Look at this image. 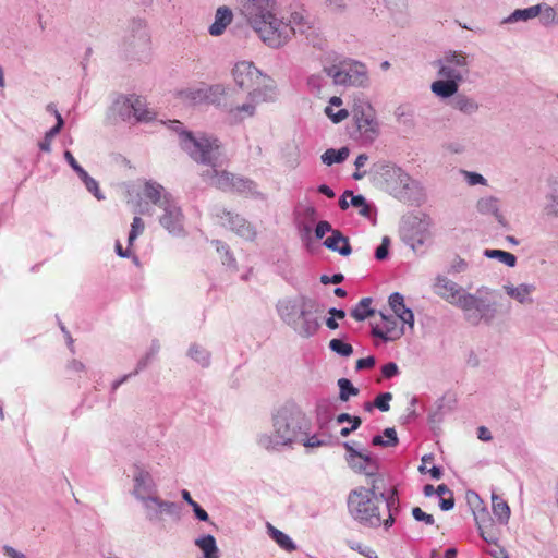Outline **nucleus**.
<instances>
[{"label":"nucleus","instance_id":"obj_20","mask_svg":"<svg viewBox=\"0 0 558 558\" xmlns=\"http://www.w3.org/2000/svg\"><path fill=\"white\" fill-rule=\"evenodd\" d=\"M466 290L445 276H438L434 283V292L449 304L457 307Z\"/></svg>","mask_w":558,"mask_h":558},{"label":"nucleus","instance_id":"obj_62","mask_svg":"<svg viewBox=\"0 0 558 558\" xmlns=\"http://www.w3.org/2000/svg\"><path fill=\"white\" fill-rule=\"evenodd\" d=\"M331 225L328 221L322 220L316 225L315 228V238L317 240L323 239L327 233H331L333 231Z\"/></svg>","mask_w":558,"mask_h":558},{"label":"nucleus","instance_id":"obj_29","mask_svg":"<svg viewBox=\"0 0 558 558\" xmlns=\"http://www.w3.org/2000/svg\"><path fill=\"white\" fill-rule=\"evenodd\" d=\"M132 102L133 95H120L114 99L111 111L123 121H130L132 120V109L134 107Z\"/></svg>","mask_w":558,"mask_h":558},{"label":"nucleus","instance_id":"obj_51","mask_svg":"<svg viewBox=\"0 0 558 558\" xmlns=\"http://www.w3.org/2000/svg\"><path fill=\"white\" fill-rule=\"evenodd\" d=\"M327 80L329 78L324 74V72L322 74L312 75L308 78V86L314 93L320 96L324 93V87L328 83Z\"/></svg>","mask_w":558,"mask_h":558},{"label":"nucleus","instance_id":"obj_3","mask_svg":"<svg viewBox=\"0 0 558 558\" xmlns=\"http://www.w3.org/2000/svg\"><path fill=\"white\" fill-rule=\"evenodd\" d=\"M377 488L376 480L373 478L369 488L357 487L351 490L347 499L348 511L353 520L360 524L369 527H378L384 525L386 529H388L395 522L390 510L393 504V496H391L390 500L386 501L385 510L388 514L387 518H383L380 504H383L385 495L384 493L377 494ZM395 494L396 490L392 493V495Z\"/></svg>","mask_w":558,"mask_h":558},{"label":"nucleus","instance_id":"obj_60","mask_svg":"<svg viewBox=\"0 0 558 558\" xmlns=\"http://www.w3.org/2000/svg\"><path fill=\"white\" fill-rule=\"evenodd\" d=\"M59 134L58 129H50L46 132L44 140L39 143V148L43 151L50 153L51 151V143L52 140Z\"/></svg>","mask_w":558,"mask_h":558},{"label":"nucleus","instance_id":"obj_41","mask_svg":"<svg viewBox=\"0 0 558 558\" xmlns=\"http://www.w3.org/2000/svg\"><path fill=\"white\" fill-rule=\"evenodd\" d=\"M349 155L350 149L348 147H342L338 150L329 148L322 155V161L327 166H331L333 163H340L344 161Z\"/></svg>","mask_w":558,"mask_h":558},{"label":"nucleus","instance_id":"obj_48","mask_svg":"<svg viewBox=\"0 0 558 558\" xmlns=\"http://www.w3.org/2000/svg\"><path fill=\"white\" fill-rule=\"evenodd\" d=\"M310 432L311 430L304 434L298 442L302 444L306 448H318L329 445L328 439L322 438L318 435H310Z\"/></svg>","mask_w":558,"mask_h":558},{"label":"nucleus","instance_id":"obj_42","mask_svg":"<svg viewBox=\"0 0 558 558\" xmlns=\"http://www.w3.org/2000/svg\"><path fill=\"white\" fill-rule=\"evenodd\" d=\"M398 436L397 432L392 427H388L384 430V436L376 435L372 439V444L374 446H381V447H395L398 445Z\"/></svg>","mask_w":558,"mask_h":558},{"label":"nucleus","instance_id":"obj_7","mask_svg":"<svg viewBox=\"0 0 558 558\" xmlns=\"http://www.w3.org/2000/svg\"><path fill=\"white\" fill-rule=\"evenodd\" d=\"M490 289L486 287L478 288L475 293L465 291L457 307L462 311L464 318L478 325L482 322L489 323L496 314V306L490 301Z\"/></svg>","mask_w":558,"mask_h":558},{"label":"nucleus","instance_id":"obj_33","mask_svg":"<svg viewBox=\"0 0 558 558\" xmlns=\"http://www.w3.org/2000/svg\"><path fill=\"white\" fill-rule=\"evenodd\" d=\"M180 100L187 105H198L206 101L204 85L190 86L178 92Z\"/></svg>","mask_w":558,"mask_h":558},{"label":"nucleus","instance_id":"obj_44","mask_svg":"<svg viewBox=\"0 0 558 558\" xmlns=\"http://www.w3.org/2000/svg\"><path fill=\"white\" fill-rule=\"evenodd\" d=\"M484 255L488 258L498 259L500 263L509 266L514 267L517 264V257L509 252L501 251V250H486L484 252Z\"/></svg>","mask_w":558,"mask_h":558},{"label":"nucleus","instance_id":"obj_46","mask_svg":"<svg viewBox=\"0 0 558 558\" xmlns=\"http://www.w3.org/2000/svg\"><path fill=\"white\" fill-rule=\"evenodd\" d=\"M337 385L339 387V399L343 402L348 401L350 397L359 395V389L347 378L338 379Z\"/></svg>","mask_w":558,"mask_h":558},{"label":"nucleus","instance_id":"obj_30","mask_svg":"<svg viewBox=\"0 0 558 558\" xmlns=\"http://www.w3.org/2000/svg\"><path fill=\"white\" fill-rule=\"evenodd\" d=\"M342 99L338 96H332L328 105L325 107V114L333 122L340 123L349 117V111L342 108Z\"/></svg>","mask_w":558,"mask_h":558},{"label":"nucleus","instance_id":"obj_58","mask_svg":"<svg viewBox=\"0 0 558 558\" xmlns=\"http://www.w3.org/2000/svg\"><path fill=\"white\" fill-rule=\"evenodd\" d=\"M325 8L330 13H342L347 10V3L344 0H325Z\"/></svg>","mask_w":558,"mask_h":558},{"label":"nucleus","instance_id":"obj_28","mask_svg":"<svg viewBox=\"0 0 558 558\" xmlns=\"http://www.w3.org/2000/svg\"><path fill=\"white\" fill-rule=\"evenodd\" d=\"M451 106L465 116H473L480 110V105L473 97L458 93L454 95Z\"/></svg>","mask_w":558,"mask_h":558},{"label":"nucleus","instance_id":"obj_57","mask_svg":"<svg viewBox=\"0 0 558 558\" xmlns=\"http://www.w3.org/2000/svg\"><path fill=\"white\" fill-rule=\"evenodd\" d=\"M149 38L148 34L142 25H138L137 33L134 35L132 41H130L131 46L145 48L148 45Z\"/></svg>","mask_w":558,"mask_h":558},{"label":"nucleus","instance_id":"obj_36","mask_svg":"<svg viewBox=\"0 0 558 558\" xmlns=\"http://www.w3.org/2000/svg\"><path fill=\"white\" fill-rule=\"evenodd\" d=\"M492 504L493 513L498 520V522L501 524H507L511 513L508 504L496 494L492 495Z\"/></svg>","mask_w":558,"mask_h":558},{"label":"nucleus","instance_id":"obj_39","mask_svg":"<svg viewBox=\"0 0 558 558\" xmlns=\"http://www.w3.org/2000/svg\"><path fill=\"white\" fill-rule=\"evenodd\" d=\"M543 214L550 218H558V185L551 186L545 195Z\"/></svg>","mask_w":558,"mask_h":558},{"label":"nucleus","instance_id":"obj_14","mask_svg":"<svg viewBox=\"0 0 558 558\" xmlns=\"http://www.w3.org/2000/svg\"><path fill=\"white\" fill-rule=\"evenodd\" d=\"M142 504L145 519L153 523H160L165 517H175L179 513V507L175 502L163 500L158 494L149 495L138 500Z\"/></svg>","mask_w":558,"mask_h":558},{"label":"nucleus","instance_id":"obj_40","mask_svg":"<svg viewBox=\"0 0 558 558\" xmlns=\"http://www.w3.org/2000/svg\"><path fill=\"white\" fill-rule=\"evenodd\" d=\"M537 16L539 22L544 26L556 25V5H549L548 3L542 2L536 4Z\"/></svg>","mask_w":558,"mask_h":558},{"label":"nucleus","instance_id":"obj_11","mask_svg":"<svg viewBox=\"0 0 558 558\" xmlns=\"http://www.w3.org/2000/svg\"><path fill=\"white\" fill-rule=\"evenodd\" d=\"M351 113L361 138L373 142L379 134V124L372 105L366 100H355Z\"/></svg>","mask_w":558,"mask_h":558},{"label":"nucleus","instance_id":"obj_45","mask_svg":"<svg viewBox=\"0 0 558 558\" xmlns=\"http://www.w3.org/2000/svg\"><path fill=\"white\" fill-rule=\"evenodd\" d=\"M255 190H256V185L253 181H251L248 179L241 178V177H235V175L233 177L231 191H235L238 193L248 195V194H254Z\"/></svg>","mask_w":558,"mask_h":558},{"label":"nucleus","instance_id":"obj_23","mask_svg":"<svg viewBox=\"0 0 558 558\" xmlns=\"http://www.w3.org/2000/svg\"><path fill=\"white\" fill-rule=\"evenodd\" d=\"M388 304L395 317L407 324L410 329L414 328V314L412 310L405 306L404 298L399 292H393L388 299Z\"/></svg>","mask_w":558,"mask_h":558},{"label":"nucleus","instance_id":"obj_37","mask_svg":"<svg viewBox=\"0 0 558 558\" xmlns=\"http://www.w3.org/2000/svg\"><path fill=\"white\" fill-rule=\"evenodd\" d=\"M536 4L525 8L517 9L510 15L501 20V24H513L517 22H526L537 16Z\"/></svg>","mask_w":558,"mask_h":558},{"label":"nucleus","instance_id":"obj_31","mask_svg":"<svg viewBox=\"0 0 558 558\" xmlns=\"http://www.w3.org/2000/svg\"><path fill=\"white\" fill-rule=\"evenodd\" d=\"M195 546L199 548L203 554V558H219L220 550L217 546L216 538L210 535H202L195 539Z\"/></svg>","mask_w":558,"mask_h":558},{"label":"nucleus","instance_id":"obj_2","mask_svg":"<svg viewBox=\"0 0 558 558\" xmlns=\"http://www.w3.org/2000/svg\"><path fill=\"white\" fill-rule=\"evenodd\" d=\"M311 427V418L301 409L283 405L272 414L271 429L256 435V444L267 451H279L298 442Z\"/></svg>","mask_w":558,"mask_h":558},{"label":"nucleus","instance_id":"obj_10","mask_svg":"<svg viewBox=\"0 0 558 558\" xmlns=\"http://www.w3.org/2000/svg\"><path fill=\"white\" fill-rule=\"evenodd\" d=\"M275 97L276 94L272 85H264L263 88L256 87L254 90H248L242 104H235L229 108V117L235 122L252 118L256 114L257 107L260 104L272 101Z\"/></svg>","mask_w":558,"mask_h":558},{"label":"nucleus","instance_id":"obj_9","mask_svg":"<svg viewBox=\"0 0 558 558\" xmlns=\"http://www.w3.org/2000/svg\"><path fill=\"white\" fill-rule=\"evenodd\" d=\"M324 74L335 85L364 87L368 84L366 66L360 62H345L324 68Z\"/></svg>","mask_w":558,"mask_h":558},{"label":"nucleus","instance_id":"obj_24","mask_svg":"<svg viewBox=\"0 0 558 558\" xmlns=\"http://www.w3.org/2000/svg\"><path fill=\"white\" fill-rule=\"evenodd\" d=\"M233 12L227 5L216 9L214 22L208 26V33L213 37L221 36L233 21Z\"/></svg>","mask_w":558,"mask_h":558},{"label":"nucleus","instance_id":"obj_6","mask_svg":"<svg viewBox=\"0 0 558 558\" xmlns=\"http://www.w3.org/2000/svg\"><path fill=\"white\" fill-rule=\"evenodd\" d=\"M170 129L179 135L181 148L197 163L209 167H222L226 160L225 148L220 141L206 133H191L183 130L180 121H170Z\"/></svg>","mask_w":558,"mask_h":558},{"label":"nucleus","instance_id":"obj_50","mask_svg":"<svg viewBox=\"0 0 558 558\" xmlns=\"http://www.w3.org/2000/svg\"><path fill=\"white\" fill-rule=\"evenodd\" d=\"M329 349L340 356H350L353 353L351 344L343 342L340 339H331L329 341Z\"/></svg>","mask_w":558,"mask_h":558},{"label":"nucleus","instance_id":"obj_32","mask_svg":"<svg viewBox=\"0 0 558 558\" xmlns=\"http://www.w3.org/2000/svg\"><path fill=\"white\" fill-rule=\"evenodd\" d=\"M186 356L203 368H207L210 365L211 354L199 343L190 344L186 351Z\"/></svg>","mask_w":558,"mask_h":558},{"label":"nucleus","instance_id":"obj_17","mask_svg":"<svg viewBox=\"0 0 558 558\" xmlns=\"http://www.w3.org/2000/svg\"><path fill=\"white\" fill-rule=\"evenodd\" d=\"M345 449V461L348 465L356 473L364 474L368 477L375 476L377 472V463L369 454L359 451L353 442H343Z\"/></svg>","mask_w":558,"mask_h":558},{"label":"nucleus","instance_id":"obj_55","mask_svg":"<svg viewBox=\"0 0 558 558\" xmlns=\"http://www.w3.org/2000/svg\"><path fill=\"white\" fill-rule=\"evenodd\" d=\"M351 206L355 207L361 216L369 217L371 208L363 195L352 196Z\"/></svg>","mask_w":558,"mask_h":558},{"label":"nucleus","instance_id":"obj_25","mask_svg":"<svg viewBox=\"0 0 558 558\" xmlns=\"http://www.w3.org/2000/svg\"><path fill=\"white\" fill-rule=\"evenodd\" d=\"M505 292L520 304H530L533 302L532 293L536 290L533 283H521L518 286L505 284Z\"/></svg>","mask_w":558,"mask_h":558},{"label":"nucleus","instance_id":"obj_56","mask_svg":"<svg viewBox=\"0 0 558 558\" xmlns=\"http://www.w3.org/2000/svg\"><path fill=\"white\" fill-rule=\"evenodd\" d=\"M348 546L367 558H378L376 551L371 547L356 541H348Z\"/></svg>","mask_w":558,"mask_h":558},{"label":"nucleus","instance_id":"obj_64","mask_svg":"<svg viewBox=\"0 0 558 558\" xmlns=\"http://www.w3.org/2000/svg\"><path fill=\"white\" fill-rule=\"evenodd\" d=\"M299 232L301 240L306 244L310 245L312 241V228L307 223H303L299 226Z\"/></svg>","mask_w":558,"mask_h":558},{"label":"nucleus","instance_id":"obj_26","mask_svg":"<svg viewBox=\"0 0 558 558\" xmlns=\"http://www.w3.org/2000/svg\"><path fill=\"white\" fill-rule=\"evenodd\" d=\"M324 245L342 256H349L352 252L349 239L344 236L339 230L331 231V234L324 241Z\"/></svg>","mask_w":558,"mask_h":558},{"label":"nucleus","instance_id":"obj_49","mask_svg":"<svg viewBox=\"0 0 558 558\" xmlns=\"http://www.w3.org/2000/svg\"><path fill=\"white\" fill-rule=\"evenodd\" d=\"M474 520L477 529H488L493 526V520L489 518V513L485 507H481L477 510H473Z\"/></svg>","mask_w":558,"mask_h":558},{"label":"nucleus","instance_id":"obj_59","mask_svg":"<svg viewBox=\"0 0 558 558\" xmlns=\"http://www.w3.org/2000/svg\"><path fill=\"white\" fill-rule=\"evenodd\" d=\"M392 399V395L390 392H384L376 397L374 400V405L378 408L383 412H387L390 409L389 402Z\"/></svg>","mask_w":558,"mask_h":558},{"label":"nucleus","instance_id":"obj_18","mask_svg":"<svg viewBox=\"0 0 558 558\" xmlns=\"http://www.w3.org/2000/svg\"><path fill=\"white\" fill-rule=\"evenodd\" d=\"M162 214L159 216L160 225L171 234L180 235L183 231V215L175 201H163L160 207Z\"/></svg>","mask_w":558,"mask_h":558},{"label":"nucleus","instance_id":"obj_1","mask_svg":"<svg viewBox=\"0 0 558 558\" xmlns=\"http://www.w3.org/2000/svg\"><path fill=\"white\" fill-rule=\"evenodd\" d=\"M281 0H240L239 13L264 45L271 49L284 47L295 33L308 34L313 28L304 10L291 12L284 19Z\"/></svg>","mask_w":558,"mask_h":558},{"label":"nucleus","instance_id":"obj_21","mask_svg":"<svg viewBox=\"0 0 558 558\" xmlns=\"http://www.w3.org/2000/svg\"><path fill=\"white\" fill-rule=\"evenodd\" d=\"M203 180L219 190L231 191L233 174L221 169V167H209L202 172Z\"/></svg>","mask_w":558,"mask_h":558},{"label":"nucleus","instance_id":"obj_53","mask_svg":"<svg viewBox=\"0 0 558 558\" xmlns=\"http://www.w3.org/2000/svg\"><path fill=\"white\" fill-rule=\"evenodd\" d=\"M461 174L463 175L465 182L470 186H475V185L486 186L488 184L487 179L478 172L461 170Z\"/></svg>","mask_w":558,"mask_h":558},{"label":"nucleus","instance_id":"obj_16","mask_svg":"<svg viewBox=\"0 0 558 558\" xmlns=\"http://www.w3.org/2000/svg\"><path fill=\"white\" fill-rule=\"evenodd\" d=\"M405 225L404 238L413 250H417L429 241L432 222L428 218L412 217L405 221Z\"/></svg>","mask_w":558,"mask_h":558},{"label":"nucleus","instance_id":"obj_43","mask_svg":"<svg viewBox=\"0 0 558 558\" xmlns=\"http://www.w3.org/2000/svg\"><path fill=\"white\" fill-rule=\"evenodd\" d=\"M372 299L371 298H364L362 299L359 304L352 310L351 315L352 317L357 320L362 322L366 319L367 317L374 315V311L371 308Z\"/></svg>","mask_w":558,"mask_h":558},{"label":"nucleus","instance_id":"obj_19","mask_svg":"<svg viewBox=\"0 0 558 558\" xmlns=\"http://www.w3.org/2000/svg\"><path fill=\"white\" fill-rule=\"evenodd\" d=\"M221 223L246 241H253L257 235L255 227L238 214L222 210Z\"/></svg>","mask_w":558,"mask_h":558},{"label":"nucleus","instance_id":"obj_61","mask_svg":"<svg viewBox=\"0 0 558 558\" xmlns=\"http://www.w3.org/2000/svg\"><path fill=\"white\" fill-rule=\"evenodd\" d=\"M412 515L416 521H422L427 525H433L435 523L434 517L424 512L420 507L412 509Z\"/></svg>","mask_w":558,"mask_h":558},{"label":"nucleus","instance_id":"obj_34","mask_svg":"<svg viewBox=\"0 0 558 558\" xmlns=\"http://www.w3.org/2000/svg\"><path fill=\"white\" fill-rule=\"evenodd\" d=\"M132 104L134 105L132 109V119L138 122H148L154 119L155 113L147 107L144 98L133 95Z\"/></svg>","mask_w":558,"mask_h":558},{"label":"nucleus","instance_id":"obj_54","mask_svg":"<svg viewBox=\"0 0 558 558\" xmlns=\"http://www.w3.org/2000/svg\"><path fill=\"white\" fill-rule=\"evenodd\" d=\"M80 179L84 182L86 189L93 193L97 199H104V195L99 190L97 181L89 177L86 171L80 177Z\"/></svg>","mask_w":558,"mask_h":558},{"label":"nucleus","instance_id":"obj_47","mask_svg":"<svg viewBox=\"0 0 558 558\" xmlns=\"http://www.w3.org/2000/svg\"><path fill=\"white\" fill-rule=\"evenodd\" d=\"M213 244L215 245L217 253L220 254L222 264L230 268H235L236 260L230 252L229 247L218 240L214 241Z\"/></svg>","mask_w":558,"mask_h":558},{"label":"nucleus","instance_id":"obj_38","mask_svg":"<svg viewBox=\"0 0 558 558\" xmlns=\"http://www.w3.org/2000/svg\"><path fill=\"white\" fill-rule=\"evenodd\" d=\"M267 532L269 536L278 544V546L287 551L295 550L296 546L289 535L281 532L270 523H267Z\"/></svg>","mask_w":558,"mask_h":558},{"label":"nucleus","instance_id":"obj_4","mask_svg":"<svg viewBox=\"0 0 558 558\" xmlns=\"http://www.w3.org/2000/svg\"><path fill=\"white\" fill-rule=\"evenodd\" d=\"M471 59L461 50H448L433 62L437 80L432 82L430 92L440 99L453 97L462 83L470 76Z\"/></svg>","mask_w":558,"mask_h":558},{"label":"nucleus","instance_id":"obj_15","mask_svg":"<svg viewBox=\"0 0 558 558\" xmlns=\"http://www.w3.org/2000/svg\"><path fill=\"white\" fill-rule=\"evenodd\" d=\"M407 324L400 319L384 312L378 313V319L372 323V333L384 341H396L404 335Z\"/></svg>","mask_w":558,"mask_h":558},{"label":"nucleus","instance_id":"obj_35","mask_svg":"<svg viewBox=\"0 0 558 558\" xmlns=\"http://www.w3.org/2000/svg\"><path fill=\"white\" fill-rule=\"evenodd\" d=\"M205 96L207 104L220 105L225 97L228 95L230 88L223 84L204 85Z\"/></svg>","mask_w":558,"mask_h":558},{"label":"nucleus","instance_id":"obj_63","mask_svg":"<svg viewBox=\"0 0 558 558\" xmlns=\"http://www.w3.org/2000/svg\"><path fill=\"white\" fill-rule=\"evenodd\" d=\"M390 244V239L388 236H384L381 240V244L376 248L375 256L377 259L383 260L388 255V247Z\"/></svg>","mask_w":558,"mask_h":558},{"label":"nucleus","instance_id":"obj_27","mask_svg":"<svg viewBox=\"0 0 558 558\" xmlns=\"http://www.w3.org/2000/svg\"><path fill=\"white\" fill-rule=\"evenodd\" d=\"M143 195L159 208L163 201H171L172 196L167 193L162 185L154 181H146L143 189Z\"/></svg>","mask_w":558,"mask_h":558},{"label":"nucleus","instance_id":"obj_22","mask_svg":"<svg viewBox=\"0 0 558 558\" xmlns=\"http://www.w3.org/2000/svg\"><path fill=\"white\" fill-rule=\"evenodd\" d=\"M475 210L481 216H489L499 223H505V216L500 209V199L494 195L481 196L475 203Z\"/></svg>","mask_w":558,"mask_h":558},{"label":"nucleus","instance_id":"obj_8","mask_svg":"<svg viewBox=\"0 0 558 558\" xmlns=\"http://www.w3.org/2000/svg\"><path fill=\"white\" fill-rule=\"evenodd\" d=\"M372 173L375 180L396 197H402L412 182L410 175L401 168L387 162L373 165Z\"/></svg>","mask_w":558,"mask_h":558},{"label":"nucleus","instance_id":"obj_52","mask_svg":"<svg viewBox=\"0 0 558 558\" xmlns=\"http://www.w3.org/2000/svg\"><path fill=\"white\" fill-rule=\"evenodd\" d=\"M145 223L140 217H134L131 223V230L129 233L128 243L129 246L133 245V242L144 232Z\"/></svg>","mask_w":558,"mask_h":558},{"label":"nucleus","instance_id":"obj_13","mask_svg":"<svg viewBox=\"0 0 558 558\" xmlns=\"http://www.w3.org/2000/svg\"><path fill=\"white\" fill-rule=\"evenodd\" d=\"M132 489L131 495L138 501L149 495L158 494L157 484L150 472V468L142 462H135L131 466Z\"/></svg>","mask_w":558,"mask_h":558},{"label":"nucleus","instance_id":"obj_12","mask_svg":"<svg viewBox=\"0 0 558 558\" xmlns=\"http://www.w3.org/2000/svg\"><path fill=\"white\" fill-rule=\"evenodd\" d=\"M234 83L242 89L254 90L263 88L264 85H271L270 78L254 64L253 61H236L231 70Z\"/></svg>","mask_w":558,"mask_h":558},{"label":"nucleus","instance_id":"obj_5","mask_svg":"<svg viewBox=\"0 0 558 558\" xmlns=\"http://www.w3.org/2000/svg\"><path fill=\"white\" fill-rule=\"evenodd\" d=\"M277 311L281 320L302 339L313 337L320 328V312L312 298L299 295L282 300Z\"/></svg>","mask_w":558,"mask_h":558}]
</instances>
